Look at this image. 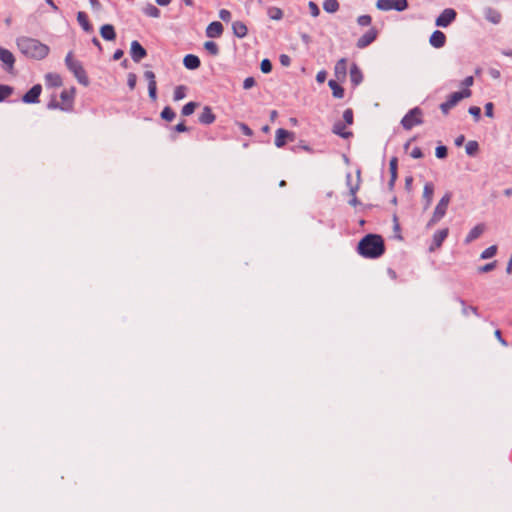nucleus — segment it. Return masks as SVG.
Segmentation results:
<instances>
[{
    "mask_svg": "<svg viewBox=\"0 0 512 512\" xmlns=\"http://www.w3.org/2000/svg\"><path fill=\"white\" fill-rule=\"evenodd\" d=\"M148 93L150 99L155 102L157 100V85H148Z\"/></svg>",
    "mask_w": 512,
    "mask_h": 512,
    "instance_id": "8fccbe9b",
    "label": "nucleus"
},
{
    "mask_svg": "<svg viewBox=\"0 0 512 512\" xmlns=\"http://www.w3.org/2000/svg\"><path fill=\"white\" fill-rule=\"evenodd\" d=\"M473 83H474V79H473V77H472V76H468V77H466V78L464 79V81H463V85H464L465 87H467V88H468V87H470V86H472V85H473Z\"/></svg>",
    "mask_w": 512,
    "mask_h": 512,
    "instance_id": "69168bd1",
    "label": "nucleus"
},
{
    "mask_svg": "<svg viewBox=\"0 0 512 512\" xmlns=\"http://www.w3.org/2000/svg\"><path fill=\"white\" fill-rule=\"evenodd\" d=\"M161 118L171 122L175 118V112L169 106L165 107L161 112Z\"/></svg>",
    "mask_w": 512,
    "mask_h": 512,
    "instance_id": "e433bc0d",
    "label": "nucleus"
},
{
    "mask_svg": "<svg viewBox=\"0 0 512 512\" xmlns=\"http://www.w3.org/2000/svg\"><path fill=\"white\" fill-rule=\"evenodd\" d=\"M77 21H78L79 25L83 28L84 31L92 32L93 26L89 22L88 16L85 12L79 11L77 13Z\"/></svg>",
    "mask_w": 512,
    "mask_h": 512,
    "instance_id": "b1692460",
    "label": "nucleus"
},
{
    "mask_svg": "<svg viewBox=\"0 0 512 512\" xmlns=\"http://www.w3.org/2000/svg\"><path fill=\"white\" fill-rule=\"evenodd\" d=\"M308 7H309V11H310V14L313 16V17H317L320 13V10H319V7L317 6V4L313 1H310L308 3Z\"/></svg>",
    "mask_w": 512,
    "mask_h": 512,
    "instance_id": "49530a36",
    "label": "nucleus"
},
{
    "mask_svg": "<svg viewBox=\"0 0 512 512\" xmlns=\"http://www.w3.org/2000/svg\"><path fill=\"white\" fill-rule=\"evenodd\" d=\"M448 233H449L448 228H444V229H441V230H438L437 232H435L433 235L432 245L429 248L430 251H434V250L440 248L442 243L444 242V240L447 238Z\"/></svg>",
    "mask_w": 512,
    "mask_h": 512,
    "instance_id": "ddd939ff",
    "label": "nucleus"
},
{
    "mask_svg": "<svg viewBox=\"0 0 512 512\" xmlns=\"http://www.w3.org/2000/svg\"><path fill=\"white\" fill-rule=\"evenodd\" d=\"M497 253V246L495 245H492L488 248H486L482 253H481V259H489V258H492L495 256V254Z\"/></svg>",
    "mask_w": 512,
    "mask_h": 512,
    "instance_id": "4c0bfd02",
    "label": "nucleus"
},
{
    "mask_svg": "<svg viewBox=\"0 0 512 512\" xmlns=\"http://www.w3.org/2000/svg\"><path fill=\"white\" fill-rule=\"evenodd\" d=\"M287 140L293 141L294 140V133L290 132L288 130L279 128L276 131V135H275V145L278 148H281V147H283L286 144Z\"/></svg>",
    "mask_w": 512,
    "mask_h": 512,
    "instance_id": "9b49d317",
    "label": "nucleus"
},
{
    "mask_svg": "<svg viewBox=\"0 0 512 512\" xmlns=\"http://www.w3.org/2000/svg\"><path fill=\"white\" fill-rule=\"evenodd\" d=\"M334 73L338 80H343L347 74V60L345 58L337 61L334 67Z\"/></svg>",
    "mask_w": 512,
    "mask_h": 512,
    "instance_id": "6ab92c4d",
    "label": "nucleus"
},
{
    "mask_svg": "<svg viewBox=\"0 0 512 512\" xmlns=\"http://www.w3.org/2000/svg\"><path fill=\"white\" fill-rule=\"evenodd\" d=\"M343 119L348 124L351 125L353 123V110L348 108L343 112Z\"/></svg>",
    "mask_w": 512,
    "mask_h": 512,
    "instance_id": "a18cd8bd",
    "label": "nucleus"
},
{
    "mask_svg": "<svg viewBox=\"0 0 512 512\" xmlns=\"http://www.w3.org/2000/svg\"><path fill=\"white\" fill-rule=\"evenodd\" d=\"M130 55L132 60L138 63L147 56V52L138 41L134 40L131 42Z\"/></svg>",
    "mask_w": 512,
    "mask_h": 512,
    "instance_id": "1a4fd4ad",
    "label": "nucleus"
},
{
    "mask_svg": "<svg viewBox=\"0 0 512 512\" xmlns=\"http://www.w3.org/2000/svg\"><path fill=\"white\" fill-rule=\"evenodd\" d=\"M75 97V88L65 89L60 94L61 102L51 101L48 104L49 108L60 109L62 111L69 112L73 109Z\"/></svg>",
    "mask_w": 512,
    "mask_h": 512,
    "instance_id": "20e7f679",
    "label": "nucleus"
},
{
    "mask_svg": "<svg viewBox=\"0 0 512 512\" xmlns=\"http://www.w3.org/2000/svg\"><path fill=\"white\" fill-rule=\"evenodd\" d=\"M219 17L221 20H223L225 22H229L231 20V13H230V11H228L226 9H221L219 11Z\"/></svg>",
    "mask_w": 512,
    "mask_h": 512,
    "instance_id": "603ef678",
    "label": "nucleus"
},
{
    "mask_svg": "<svg viewBox=\"0 0 512 512\" xmlns=\"http://www.w3.org/2000/svg\"><path fill=\"white\" fill-rule=\"evenodd\" d=\"M143 12L148 17H152V18L160 17V10L155 5H153V4H147L143 8Z\"/></svg>",
    "mask_w": 512,
    "mask_h": 512,
    "instance_id": "2f4dec72",
    "label": "nucleus"
},
{
    "mask_svg": "<svg viewBox=\"0 0 512 512\" xmlns=\"http://www.w3.org/2000/svg\"><path fill=\"white\" fill-rule=\"evenodd\" d=\"M411 156L415 159H419V158H422L423 157V153H422V150L419 148V147H415L412 151H411Z\"/></svg>",
    "mask_w": 512,
    "mask_h": 512,
    "instance_id": "13d9d810",
    "label": "nucleus"
},
{
    "mask_svg": "<svg viewBox=\"0 0 512 512\" xmlns=\"http://www.w3.org/2000/svg\"><path fill=\"white\" fill-rule=\"evenodd\" d=\"M376 7L382 11H403L408 7L407 0H377Z\"/></svg>",
    "mask_w": 512,
    "mask_h": 512,
    "instance_id": "0eeeda50",
    "label": "nucleus"
},
{
    "mask_svg": "<svg viewBox=\"0 0 512 512\" xmlns=\"http://www.w3.org/2000/svg\"><path fill=\"white\" fill-rule=\"evenodd\" d=\"M397 167H398V160L396 157L391 158L389 162V170L391 174L390 184L392 185L396 179H397Z\"/></svg>",
    "mask_w": 512,
    "mask_h": 512,
    "instance_id": "7c9ffc66",
    "label": "nucleus"
},
{
    "mask_svg": "<svg viewBox=\"0 0 512 512\" xmlns=\"http://www.w3.org/2000/svg\"><path fill=\"white\" fill-rule=\"evenodd\" d=\"M451 200V194L446 193L436 205L431 219L427 223V228H431L438 223L446 214L448 205Z\"/></svg>",
    "mask_w": 512,
    "mask_h": 512,
    "instance_id": "39448f33",
    "label": "nucleus"
},
{
    "mask_svg": "<svg viewBox=\"0 0 512 512\" xmlns=\"http://www.w3.org/2000/svg\"><path fill=\"white\" fill-rule=\"evenodd\" d=\"M123 55H124L123 50H121V49H117V50L114 52V54H113V59H114V60H119V59H121V58L123 57Z\"/></svg>",
    "mask_w": 512,
    "mask_h": 512,
    "instance_id": "338daca9",
    "label": "nucleus"
},
{
    "mask_svg": "<svg viewBox=\"0 0 512 512\" xmlns=\"http://www.w3.org/2000/svg\"><path fill=\"white\" fill-rule=\"evenodd\" d=\"M260 69L265 74L270 73L272 70V64H271L270 60L263 59L260 64Z\"/></svg>",
    "mask_w": 512,
    "mask_h": 512,
    "instance_id": "37998d69",
    "label": "nucleus"
},
{
    "mask_svg": "<svg viewBox=\"0 0 512 512\" xmlns=\"http://www.w3.org/2000/svg\"><path fill=\"white\" fill-rule=\"evenodd\" d=\"M280 63H281L283 66L288 67V66L290 65V63H291V59H290V57H289L288 55H286V54H282V55L280 56Z\"/></svg>",
    "mask_w": 512,
    "mask_h": 512,
    "instance_id": "4d7b16f0",
    "label": "nucleus"
},
{
    "mask_svg": "<svg viewBox=\"0 0 512 512\" xmlns=\"http://www.w3.org/2000/svg\"><path fill=\"white\" fill-rule=\"evenodd\" d=\"M462 314L465 315V316H468L470 313L478 316V310H477V307L475 306H466L464 304V302H462Z\"/></svg>",
    "mask_w": 512,
    "mask_h": 512,
    "instance_id": "a19ab883",
    "label": "nucleus"
},
{
    "mask_svg": "<svg viewBox=\"0 0 512 512\" xmlns=\"http://www.w3.org/2000/svg\"><path fill=\"white\" fill-rule=\"evenodd\" d=\"M175 130H176L177 132H185V131H187V127H186V125L182 122V123H179V124H177V125L175 126Z\"/></svg>",
    "mask_w": 512,
    "mask_h": 512,
    "instance_id": "774afa93",
    "label": "nucleus"
},
{
    "mask_svg": "<svg viewBox=\"0 0 512 512\" xmlns=\"http://www.w3.org/2000/svg\"><path fill=\"white\" fill-rule=\"evenodd\" d=\"M495 267H496V261H493L491 263H487L484 266L479 267L478 271L481 273H486V272L492 271L493 269H495Z\"/></svg>",
    "mask_w": 512,
    "mask_h": 512,
    "instance_id": "de8ad7c7",
    "label": "nucleus"
},
{
    "mask_svg": "<svg viewBox=\"0 0 512 512\" xmlns=\"http://www.w3.org/2000/svg\"><path fill=\"white\" fill-rule=\"evenodd\" d=\"M434 194V186L432 183H426L423 188V199L425 201L424 209H428L432 203Z\"/></svg>",
    "mask_w": 512,
    "mask_h": 512,
    "instance_id": "412c9836",
    "label": "nucleus"
},
{
    "mask_svg": "<svg viewBox=\"0 0 512 512\" xmlns=\"http://www.w3.org/2000/svg\"><path fill=\"white\" fill-rule=\"evenodd\" d=\"M484 231H485V225L484 224L476 225L467 234V236L465 238V243L468 244V243H471L472 241L476 240L477 238H479L483 234Z\"/></svg>",
    "mask_w": 512,
    "mask_h": 512,
    "instance_id": "aec40b11",
    "label": "nucleus"
},
{
    "mask_svg": "<svg viewBox=\"0 0 512 512\" xmlns=\"http://www.w3.org/2000/svg\"><path fill=\"white\" fill-rule=\"evenodd\" d=\"M456 18V12L452 8L445 9L436 19V25L439 27L449 26Z\"/></svg>",
    "mask_w": 512,
    "mask_h": 512,
    "instance_id": "6e6552de",
    "label": "nucleus"
},
{
    "mask_svg": "<svg viewBox=\"0 0 512 512\" xmlns=\"http://www.w3.org/2000/svg\"><path fill=\"white\" fill-rule=\"evenodd\" d=\"M323 9L328 13H335L339 9V3L337 0H325Z\"/></svg>",
    "mask_w": 512,
    "mask_h": 512,
    "instance_id": "473e14b6",
    "label": "nucleus"
},
{
    "mask_svg": "<svg viewBox=\"0 0 512 512\" xmlns=\"http://www.w3.org/2000/svg\"><path fill=\"white\" fill-rule=\"evenodd\" d=\"M422 122L423 112L418 107L411 109L401 120V124L406 130H411L414 126L422 124Z\"/></svg>",
    "mask_w": 512,
    "mask_h": 512,
    "instance_id": "423d86ee",
    "label": "nucleus"
},
{
    "mask_svg": "<svg viewBox=\"0 0 512 512\" xmlns=\"http://www.w3.org/2000/svg\"><path fill=\"white\" fill-rule=\"evenodd\" d=\"M89 3L91 8L95 11H100L102 8L101 3L98 0H89Z\"/></svg>",
    "mask_w": 512,
    "mask_h": 512,
    "instance_id": "052dcab7",
    "label": "nucleus"
},
{
    "mask_svg": "<svg viewBox=\"0 0 512 512\" xmlns=\"http://www.w3.org/2000/svg\"><path fill=\"white\" fill-rule=\"evenodd\" d=\"M137 76L134 73H129L127 76V84L130 90H133L136 87Z\"/></svg>",
    "mask_w": 512,
    "mask_h": 512,
    "instance_id": "c03bdc74",
    "label": "nucleus"
},
{
    "mask_svg": "<svg viewBox=\"0 0 512 512\" xmlns=\"http://www.w3.org/2000/svg\"><path fill=\"white\" fill-rule=\"evenodd\" d=\"M430 44L435 48H441L445 45L446 36L442 31H434L429 39Z\"/></svg>",
    "mask_w": 512,
    "mask_h": 512,
    "instance_id": "dca6fc26",
    "label": "nucleus"
},
{
    "mask_svg": "<svg viewBox=\"0 0 512 512\" xmlns=\"http://www.w3.org/2000/svg\"><path fill=\"white\" fill-rule=\"evenodd\" d=\"M42 92V87L40 84L34 85L29 91H27L22 97V101L25 103H38L39 97Z\"/></svg>",
    "mask_w": 512,
    "mask_h": 512,
    "instance_id": "9d476101",
    "label": "nucleus"
},
{
    "mask_svg": "<svg viewBox=\"0 0 512 512\" xmlns=\"http://www.w3.org/2000/svg\"><path fill=\"white\" fill-rule=\"evenodd\" d=\"M485 114L488 117H493V104L491 102L485 105Z\"/></svg>",
    "mask_w": 512,
    "mask_h": 512,
    "instance_id": "e2e57ef3",
    "label": "nucleus"
},
{
    "mask_svg": "<svg viewBox=\"0 0 512 512\" xmlns=\"http://www.w3.org/2000/svg\"><path fill=\"white\" fill-rule=\"evenodd\" d=\"M372 22V18L370 15H361L357 18V23L360 26H369Z\"/></svg>",
    "mask_w": 512,
    "mask_h": 512,
    "instance_id": "79ce46f5",
    "label": "nucleus"
},
{
    "mask_svg": "<svg viewBox=\"0 0 512 512\" xmlns=\"http://www.w3.org/2000/svg\"><path fill=\"white\" fill-rule=\"evenodd\" d=\"M378 35L376 28H370L364 35H362L357 41L358 48H365L370 45Z\"/></svg>",
    "mask_w": 512,
    "mask_h": 512,
    "instance_id": "f8f14e48",
    "label": "nucleus"
},
{
    "mask_svg": "<svg viewBox=\"0 0 512 512\" xmlns=\"http://www.w3.org/2000/svg\"><path fill=\"white\" fill-rule=\"evenodd\" d=\"M471 96V90L469 89H464L463 91H458V92H454L452 93L447 101L453 106L455 107L458 102H460L462 99L464 98H468Z\"/></svg>",
    "mask_w": 512,
    "mask_h": 512,
    "instance_id": "a211bd4d",
    "label": "nucleus"
},
{
    "mask_svg": "<svg viewBox=\"0 0 512 512\" xmlns=\"http://www.w3.org/2000/svg\"><path fill=\"white\" fill-rule=\"evenodd\" d=\"M469 113L475 118L476 121L480 119L481 109L477 106L469 108Z\"/></svg>",
    "mask_w": 512,
    "mask_h": 512,
    "instance_id": "864d4df0",
    "label": "nucleus"
},
{
    "mask_svg": "<svg viewBox=\"0 0 512 512\" xmlns=\"http://www.w3.org/2000/svg\"><path fill=\"white\" fill-rule=\"evenodd\" d=\"M184 66L189 70H195L200 67V59L198 56L193 54H188L183 59Z\"/></svg>",
    "mask_w": 512,
    "mask_h": 512,
    "instance_id": "4be33fe9",
    "label": "nucleus"
},
{
    "mask_svg": "<svg viewBox=\"0 0 512 512\" xmlns=\"http://www.w3.org/2000/svg\"><path fill=\"white\" fill-rule=\"evenodd\" d=\"M101 36L107 41H113L116 38V32L111 24H105L100 28Z\"/></svg>",
    "mask_w": 512,
    "mask_h": 512,
    "instance_id": "5701e85b",
    "label": "nucleus"
},
{
    "mask_svg": "<svg viewBox=\"0 0 512 512\" xmlns=\"http://www.w3.org/2000/svg\"><path fill=\"white\" fill-rule=\"evenodd\" d=\"M232 29H233L234 35L237 36L238 38H244L248 33L247 26L241 21H235L232 24Z\"/></svg>",
    "mask_w": 512,
    "mask_h": 512,
    "instance_id": "393cba45",
    "label": "nucleus"
},
{
    "mask_svg": "<svg viewBox=\"0 0 512 512\" xmlns=\"http://www.w3.org/2000/svg\"><path fill=\"white\" fill-rule=\"evenodd\" d=\"M485 18L493 24H498L500 23L502 16L499 11L493 8H487L485 10Z\"/></svg>",
    "mask_w": 512,
    "mask_h": 512,
    "instance_id": "bb28decb",
    "label": "nucleus"
},
{
    "mask_svg": "<svg viewBox=\"0 0 512 512\" xmlns=\"http://www.w3.org/2000/svg\"><path fill=\"white\" fill-rule=\"evenodd\" d=\"M453 108V106L448 102L445 101L440 105V109L444 114H448V112Z\"/></svg>",
    "mask_w": 512,
    "mask_h": 512,
    "instance_id": "6e6d98bb",
    "label": "nucleus"
},
{
    "mask_svg": "<svg viewBox=\"0 0 512 512\" xmlns=\"http://www.w3.org/2000/svg\"><path fill=\"white\" fill-rule=\"evenodd\" d=\"M222 33L223 25L218 21L211 22L206 28V35L209 38H218Z\"/></svg>",
    "mask_w": 512,
    "mask_h": 512,
    "instance_id": "4468645a",
    "label": "nucleus"
},
{
    "mask_svg": "<svg viewBox=\"0 0 512 512\" xmlns=\"http://www.w3.org/2000/svg\"><path fill=\"white\" fill-rule=\"evenodd\" d=\"M0 61H2L7 69H12L15 63V57L8 49L0 47Z\"/></svg>",
    "mask_w": 512,
    "mask_h": 512,
    "instance_id": "f3484780",
    "label": "nucleus"
},
{
    "mask_svg": "<svg viewBox=\"0 0 512 512\" xmlns=\"http://www.w3.org/2000/svg\"><path fill=\"white\" fill-rule=\"evenodd\" d=\"M45 82L49 87H60L62 85V78L57 73H48L45 76Z\"/></svg>",
    "mask_w": 512,
    "mask_h": 512,
    "instance_id": "a878e982",
    "label": "nucleus"
},
{
    "mask_svg": "<svg viewBox=\"0 0 512 512\" xmlns=\"http://www.w3.org/2000/svg\"><path fill=\"white\" fill-rule=\"evenodd\" d=\"M216 119L215 114L209 106H205L199 115V122L204 125L212 124Z\"/></svg>",
    "mask_w": 512,
    "mask_h": 512,
    "instance_id": "2eb2a0df",
    "label": "nucleus"
},
{
    "mask_svg": "<svg viewBox=\"0 0 512 512\" xmlns=\"http://www.w3.org/2000/svg\"><path fill=\"white\" fill-rule=\"evenodd\" d=\"M65 63L67 68L74 74L78 82L84 86L89 84V79L82 64L73 57V53L69 52L66 55Z\"/></svg>",
    "mask_w": 512,
    "mask_h": 512,
    "instance_id": "7ed1b4c3",
    "label": "nucleus"
},
{
    "mask_svg": "<svg viewBox=\"0 0 512 512\" xmlns=\"http://www.w3.org/2000/svg\"><path fill=\"white\" fill-rule=\"evenodd\" d=\"M350 79L354 85H358L362 82L363 75L356 64H353L350 69Z\"/></svg>",
    "mask_w": 512,
    "mask_h": 512,
    "instance_id": "cd10ccee",
    "label": "nucleus"
},
{
    "mask_svg": "<svg viewBox=\"0 0 512 512\" xmlns=\"http://www.w3.org/2000/svg\"><path fill=\"white\" fill-rule=\"evenodd\" d=\"M478 151V143L476 141H469L466 145V153L468 155H475Z\"/></svg>",
    "mask_w": 512,
    "mask_h": 512,
    "instance_id": "ea45409f",
    "label": "nucleus"
},
{
    "mask_svg": "<svg viewBox=\"0 0 512 512\" xmlns=\"http://www.w3.org/2000/svg\"><path fill=\"white\" fill-rule=\"evenodd\" d=\"M332 131L342 138H349L352 135V132L347 131L345 126L340 122L334 124Z\"/></svg>",
    "mask_w": 512,
    "mask_h": 512,
    "instance_id": "c85d7f7f",
    "label": "nucleus"
},
{
    "mask_svg": "<svg viewBox=\"0 0 512 512\" xmlns=\"http://www.w3.org/2000/svg\"><path fill=\"white\" fill-rule=\"evenodd\" d=\"M326 76H327V74L324 70L319 71L316 75L317 82L323 83L326 80Z\"/></svg>",
    "mask_w": 512,
    "mask_h": 512,
    "instance_id": "680f3d73",
    "label": "nucleus"
},
{
    "mask_svg": "<svg viewBox=\"0 0 512 512\" xmlns=\"http://www.w3.org/2000/svg\"><path fill=\"white\" fill-rule=\"evenodd\" d=\"M199 106V104L197 102H188L187 104H185L182 108V115L183 116H190L191 114L194 113L195 109Z\"/></svg>",
    "mask_w": 512,
    "mask_h": 512,
    "instance_id": "f704fd0d",
    "label": "nucleus"
},
{
    "mask_svg": "<svg viewBox=\"0 0 512 512\" xmlns=\"http://www.w3.org/2000/svg\"><path fill=\"white\" fill-rule=\"evenodd\" d=\"M17 46L24 55L37 60L46 58L50 52L46 44L37 39L25 36L17 39Z\"/></svg>",
    "mask_w": 512,
    "mask_h": 512,
    "instance_id": "f03ea898",
    "label": "nucleus"
},
{
    "mask_svg": "<svg viewBox=\"0 0 512 512\" xmlns=\"http://www.w3.org/2000/svg\"><path fill=\"white\" fill-rule=\"evenodd\" d=\"M145 78L148 80V85H157L156 77L153 71H146L144 73Z\"/></svg>",
    "mask_w": 512,
    "mask_h": 512,
    "instance_id": "09e8293b",
    "label": "nucleus"
},
{
    "mask_svg": "<svg viewBox=\"0 0 512 512\" xmlns=\"http://www.w3.org/2000/svg\"><path fill=\"white\" fill-rule=\"evenodd\" d=\"M187 88L184 85H179L174 89L173 100L180 101L186 97Z\"/></svg>",
    "mask_w": 512,
    "mask_h": 512,
    "instance_id": "72a5a7b5",
    "label": "nucleus"
},
{
    "mask_svg": "<svg viewBox=\"0 0 512 512\" xmlns=\"http://www.w3.org/2000/svg\"><path fill=\"white\" fill-rule=\"evenodd\" d=\"M494 335L503 346H507V342L502 338L501 331L499 329L495 330Z\"/></svg>",
    "mask_w": 512,
    "mask_h": 512,
    "instance_id": "0e129e2a",
    "label": "nucleus"
},
{
    "mask_svg": "<svg viewBox=\"0 0 512 512\" xmlns=\"http://www.w3.org/2000/svg\"><path fill=\"white\" fill-rule=\"evenodd\" d=\"M239 126H240V129L243 132V134H245L246 136H252L253 135L252 130L246 124L240 123Z\"/></svg>",
    "mask_w": 512,
    "mask_h": 512,
    "instance_id": "bf43d9fd",
    "label": "nucleus"
},
{
    "mask_svg": "<svg viewBox=\"0 0 512 512\" xmlns=\"http://www.w3.org/2000/svg\"><path fill=\"white\" fill-rule=\"evenodd\" d=\"M255 79L253 77H247L243 82L244 89H250L255 85Z\"/></svg>",
    "mask_w": 512,
    "mask_h": 512,
    "instance_id": "5fc2aeb1",
    "label": "nucleus"
},
{
    "mask_svg": "<svg viewBox=\"0 0 512 512\" xmlns=\"http://www.w3.org/2000/svg\"><path fill=\"white\" fill-rule=\"evenodd\" d=\"M12 92V87L8 85H0V102L8 98Z\"/></svg>",
    "mask_w": 512,
    "mask_h": 512,
    "instance_id": "58836bf2",
    "label": "nucleus"
},
{
    "mask_svg": "<svg viewBox=\"0 0 512 512\" xmlns=\"http://www.w3.org/2000/svg\"><path fill=\"white\" fill-rule=\"evenodd\" d=\"M329 87L332 90V94L335 98L341 99L344 97V89L334 80L328 82Z\"/></svg>",
    "mask_w": 512,
    "mask_h": 512,
    "instance_id": "c756f323",
    "label": "nucleus"
},
{
    "mask_svg": "<svg viewBox=\"0 0 512 512\" xmlns=\"http://www.w3.org/2000/svg\"><path fill=\"white\" fill-rule=\"evenodd\" d=\"M437 158H445L447 156V148L445 146H438L435 150Z\"/></svg>",
    "mask_w": 512,
    "mask_h": 512,
    "instance_id": "3c124183",
    "label": "nucleus"
},
{
    "mask_svg": "<svg viewBox=\"0 0 512 512\" xmlns=\"http://www.w3.org/2000/svg\"><path fill=\"white\" fill-rule=\"evenodd\" d=\"M204 48L207 50V52L212 55L216 56L219 54V47L218 45L213 41H206L204 43Z\"/></svg>",
    "mask_w": 512,
    "mask_h": 512,
    "instance_id": "c9c22d12",
    "label": "nucleus"
},
{
    "mask_svg": "<svg viewBox=\"0 0 512 512\" xmlns=\"http://www.w3.org/2000/svg\"><path fill=\"white\" fill-rule=\"evenodd\" d=\"M357 252L364 258H379L385 252L384 240L378 234H367L359 241Z\"/></svg>",
    "mask_w": 512,
    "mask_h": 512,
    "instance_id": "f257e3e1",
    "label": "nucleus"
}]
</instances>
